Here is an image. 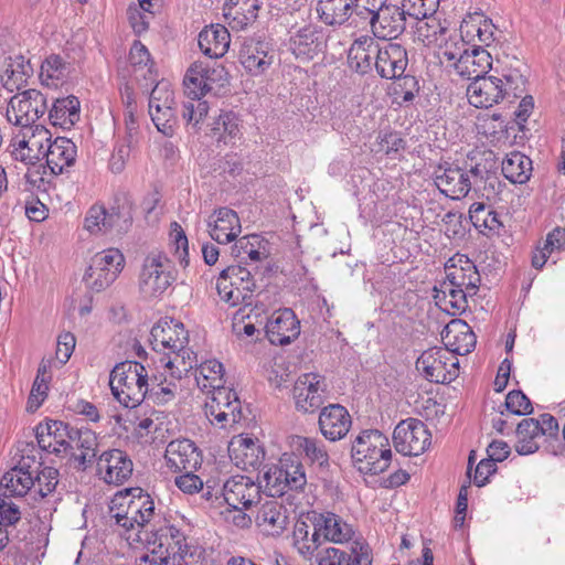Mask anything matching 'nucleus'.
Wrapping results in <instances>:
<instances>
[{"label":"nucleus","mask_w":565,"mask_h":565,"mask_svg":"<svg viewBox=\"0 0 565 565\" xmlns=\"http://www.w3.org/2000/svg\"><path fill=\"white\" fill-rule=\"evenodd\" d=\"M154 515L152 498L140 488L126 489L114 495L109 504V516L124 530L121 535L129 544L142 541L141 531Z\"/></svg>","instance_id":"1"},{"label":"nucleus","mask_w":565,"mask_h":565,"mask_svg":"<svg viewBox=\"0 0 565 565\" xmlns=\"http://www.w3.org/2000/svg\"><path fill=\"white\" fill-rule=\"evenodd\" d=\"M189 333L183 323L174 319H163L157 322L150 332V344L157 352L173 354L166 362L169 370L177 369L178 377L186 374L196 365V354L188 348Z\"/></svg>","instance_id":"2"},{"label":"nucleus","mask_w":565,"mask_h":565,"mask_svg":"<svg viewBox=\"0 0 565 565\" xmlns=\"http://www.w3.org/2000/svg\"><path fill=\"white\" fill-rule=\"evenodd\" d=\"M147 552L138 559V565H189L193 557L184 533L174 525L160 527L149 536L147 532Z\"/></svg>","instance_id":"3"},{"label":"nucleus","mask_w":565,"mask_h":565,"mask_svg":"<svg viewBox=\"0 0 565 565\" xmlns=\"http://www.w3.org/2000/svg\"><path fill=\"white\" fill-rule=\"evenodd\" d=\"M113 396L125 407L139 406L149 392V379L145 366L136 361L115 365L109 375Z\"/></svg>","instance_id":"4"},{"label":"nucleus","mask_w":565,"mask_h":565,"mask_svg":"<svg viewBox=\"0 0 565 565\" xmlns=\"http://www.w3.org/2000/svg\"><path fill=\"white\" fill-rule=\"evenodd\" d=\"M351 457L354 466L362 473L384 472L392 459L387 437L377 429L363 430L352 443Z\"/></svg>","instance_id":"5"},{"label":"nucleus","mask_w":565,"mask_h":565,"mask_svg":"<svg viewBox=\"0 0 565 565\" xmlns=\"http://www.w3.org/2000/svg\"><path fill=\"white\" fill-rule=\"evenodd\" d=\"M177 279L173 264L160 250L150 252L142 260L138 276V288L145 298L162 296Z\"/></svg>","instance_id":"6"},{"label":"nucleus","mask_w":565,"mask_h":565,"mask_svg":"<svg viewBox=\"0 0 565 565\" xmlns=\"http://www.w3.org/2000/svg\"><path fill=\"white\" fill-rule=\"evenodd\" d=\"M255 287L256 284L250 271L242 266H228L221 271L216 280L218 296L231 307L241 303L252 305Z\"/></svg>","instance_id":"7"},{"label":"nucleus","mask_w":565,"mask_h":565,"mask_svg":"<svg viewBox=\"0 0 565 565\" xmlns=\"http://www.w3.org/2000/svg\"><path fill=\"white\" fill-rule=\"evenodd\" d=\"M416 369L427 381L447 384L459 375V360L447 349L434 347L420 354Z\"/></svg>","instance_id":"8"},{"label":"nucleus","mask_w":565,"mask_h":565,"mask_svg":"<svg viewBox=\"0 0 565 565\" xmlns=\"http://www.w3.org/2000/svg\"><path fill=\"white\" fill-rule=\"evenodd\" d=\"M125 257L117 248L97 253L84 275V281L92 291L100 292L108 288L121 273Z\"/></svg>","instance_id":"9"},{"label":"nucleus","mask_w":565,"mask_h":565,"mask_svg":"<svg viewBox=\"0 0 565 565\" xmlns=\"http://www.w3.org/2000/svg\"><path fill=\"white\" fill-rule=\"evenodd\" d=\"M478 178L482 179V170L478 164L468 170L458 166L440 164L434 172L438 190L452 200L466 198Z\"/></svg>","instance_id":"10"},{"label":"nucleus","mask_w":565,"mask_h":565,"mask_svg":"<svg viewBox=\"0 0 565 565\" xmlns=\"http://www.w3.org/2000/svg\"><path fill=\"white\" fill-rule=\"evenodd\" d=\"M47 110L46 97L38 89L30 88L13 95L6 110L7 120L22 128L33 126Z\"/></svg>","instance_id":"11"},{"label":"nucleus","mask_w":565,"mask_h":565,"mask_svg":"<svg viewBox=\"0 0 565 565\" xmlns=\"http://www.w3.org/2000/svg\"><path fill=\"white\" fill-rule=\"evenodd\" d=\"M204 414L211 424L225 428L242 418L241 402L237 394L227 387L212 391L204 404Z\"/></svg>","instance_id":"12"},{"label":"nucleus","mask_w":565,"mask_h":565,"mask_svg":"<svg viewBox=\"0 0 565 565\" xmlns=\"http://www.w3.org/2000/svg\"><path fill=\"white\" fill-rule=\"evenodd\" d=\"M430 433L416 418L402 420L394 429L393 441L396 451L405 456H419L430 445Z\"/></svg>","instance_id":"13"},{"label":"nucleus","mask_w":565,"mask_h":565,"mask_svg":"<svg viewBox=\"0 0 565 565\" xmlns=\"http://www.w3.org/2000/svg\"><path fill=\"white\" fill-rule=\"evenodd\" d=\"M28 132L17 136L12 143V156L25 164H35L46 156V147L52 140L49 129L42 125L28 127Z\"/></svg>","instance_id":"14"},{"label":"nucleus","mask_w":565,"mask_h":565,"mask_svg":"<svg viewBox=\"0 0 565 565\" xmlns=\"http://www.w3.org/2000/svg\"><path fill=\"white\" fill-rule=\"evenodd\" d=\"M260 484L247 476H233L222 487L225 503L234 510L248 509L260 500Z\"/></svg>","instance_id":"15"},{"label":"nucleus","mask_w":565,"mask_h":565,"mask_svg":"<svg viewBox=\"0 0 565 565\" xmlns=\"http://www.w3.org/2000/svg\"><path fill=\"white\" fill-rule=\"evenodd\" d=\"M446 282L467 289L470 296L477 294L481 277L475 263L463 254H455L445 264Z\"/></svg>","instance_id":"16"},{"label":"nucleus","mask_w":565,"mask_h":565,"mask_svg":"<svg viewBox=\"0 0 565 565\" xmlns=\"http://www.w3.org/2000/svg\"><path fill=\"white\" fill-rule=\"evenodd\" d=\"M327 385L324 377L317 373H306L294 385V398L298 409L312 413L323 404Z\"/></svg>","instance_id":"17"},{"label":"nucleus","mask_w":565,"mask_h":565,"mask_svg":"<svg viewBox=\"0 0 565 565\" xmlns=\"http://www.w3.org/2000/svg\"><path fill=\"white\" fill-rule=\"evenodd\" d=\"M370 28L373 36L379 40H395L406 29V13L398 6L388 4L371 17Z\"/></svg>","instance_id":"18"},{"label":"nucleus","mask_w":565,"mask_h":565,"mask_svg":"<svg viewBox=\"0 0 565 565\" xmlns=\"http://www.w3.org/2000/svg\"><path fill=\"white\" fill-rule=\"evenodd\" d=\"M469 103L477 108H489L508 97L503 79L495 76H483L472 81L467 88Z\"/></svg>","instance_id":"19"},{"label":"nucleus","mask_w":565,"mask_h":565,"mask_svg":"<svg viewBox=\"0 0 565 565\" xmlns=\"http://www.w3.org/2000/svg\"><path fill=\"white\" fill-rule=\"evenodd\" d=\"M132 461L120 449H111L103 452L97 462L98 473L109 484L119 486L132 475Z\"/></svg>","instance_id":"20"},{"label":"nucleus","mask_w":565,"mask_h":565,"mask_svg":"<svg viewBox=\"0 0 565 565\" xmlns=\"http://www.w3.org/2000/svg\"><path fill=\"white\" fill-rule=\"evenodd\" d=\"M299 334L300 322L291 309L277 310L268 318L266 335L270 343L278 345L289 344Z\"/></svg>","instance_id":"21"},{"label":"nucleus","mask_w":565,"mask_h":565,"mask_svg":"<svg viewBox=\"0 0 565 565\" xmlns=\"http://www.w3.org/2000/svg\"><path fill=\"white\" fill-rule=\"evenodd\" d=\"M164 458L173 471H195L202 465V455L190 439H175L168 444Z\"/></svg>","instance_id":"22"},{"label":"nucleus","mask_w":565,"mask_h":565,"mask_svg":"<svg viewBox=\"0 0 565 565\" xmlns=\"http://www.w3.org/2000/svg\"><path fill=\"white\" fill-rule=\"evenodd\" d=\"M407 65V51L401 44L391 43L376 50L374 66L382 78L401 79Z\"/></svg>","instance_id":"23"},{"label":"nucleus","mask_w":565,"mask_h":565,"mask_svg":"<svg viewBox=\"0 0 565 565\" xmlns=\"http://www.w3.org/2000/svg\"><path fill=\"white\" fill-rule=\"evenodd\" d=\"M318 424L326 439L338 441L344 438L350 431L352 418L344 406L330 404L321 409Z\"/></svg>","instance_id":"24"},{"label":"nucleus","mask_w":565,"mask_h":565,"mask_svg":"<svg viewBox=\"0 0 565 565\" xmlns=\"http://www.w3.org/2000/svg\"><path fill=\"white\" fill-rule=\"evenodd\" d=\"M228 454L234 465L243 470L258 468L265 458L263 447L247 435L233 437L228 444Z\"/></svg>","instance_id":"25"},{"label":"nucleus","mask_w":565,"mask_h":565,"mask_svg":"<svg viewBox=\"0 0 565 565\" xmlns=\"http://www.w3.org/2000/svg\"><path fill=\"white\" fill-rule=\"evenodd\" d=\"M269 51L268 42L247 39L239 50V62L249 74L262 75L274 62V55Z\"/></svg>","instance_id":"26"},{"label":"nucleus","mask_w":565,"mask_h":565,"mask_svg":"<svg viewBox=\"0 0 565 565\" xmlns=\"http://www.w3.org/2000/svg\"><path fill=\"white\" fill-rule=\"evenodd\" d=\"M210 236L220 244L235 241L242 231L239 217L234 210L220 207L207 221Z\"/></svg>","instance_id":"27"},{"label":"nucleus","mask_w":565,"mask_h":565,"mask_svg":"<svg viewBox=\"0 0 565 565\" xmlns=\"http://www.w3.org/2000/svg\"><path fill=\"white\" fill-rule=\"evenodd\" d=\"M318 565H372L370 548L366 544L354 541L350 554L335 548L327 547L317 554Z\"/></svg>","instance_id":"28"},{"label":"nucleus","mask_w":565,"mask_h":565,"mask_svg":"<svg viewBox=\"0 0 565 565\" xmlns=\"http://www.w3.org/2000/svg\"><path fill=\"white\" fill-rule=\"evenodd\" d=\"M70 425L61 420H46L35 427L39 448L56 456L66 455V437Z\"/></svg>","instance_id":"29"},{"label":"nucleus","mask_w":565,"mask_h":565,"mask_svg":"<svg viewBox=\"0 0 565 565\" xmlns=\"http://www.w3.org/2000/svg\"><path fill=\"white\" fill-rule=\"evenodd\" d=\"M441 339L447 349L454 355H465L470 353L477 342V338L471 328L462 320L450 321L441 332Z\"/></svg>","instance_id":"30"},{"label":"nucleus","mask_w":565,"mask_h":565,"mask_svg":"<svg viewBox=\"0 0 565 565\" xmlns=\"http://www.w3.org/2000/svg\"><path fill=\"white\" fill-rule=\"evenodd\" d=\"M290 445L292 449L298 452L307 465L318 470L326 472L330 467V457L326 445L312 437L292 436Z\"/></svg>","instance_id":"31"},{"label":"nucleus","mask_w":565,"mask_h":565,"mask_svg":"<svg viewBox=\"0 0 565 565\" xmlns=\"http://www.w3.org/2000/svg\"><path fill=\"white\" fill-rule=\"evenodd\" d=\"M45 161L53 174H61L66 168L72 167L77 157L75 143L65 137H57L46 147Z\"/></svg>","instance_id":"32"},{"label":"nucleus","mask_w":565,"mask_h":565,"mask_svg":"<svg viewBox=\"0 0 565 565\" xmlns=\"http://www.w3.org/2000/svg\"><path fill=\"white\" fill-rule=\"evenodd\" d=\"M452 65L459 76L477 81L489 72L492 66V57L488 51L478 46H470L461 61Z\"/></svg>","instance_id":"33"},{"label":"nucleus","mask_w":565,"mask_h":565,"mask_svg":"<svg viewBox=\"0 0 565 565\" xmlns=\"http://www.w3.org/2000/svg\"><path fill=\"white\" fill-rule=\"evenodd\" d=\"M258 0H226L223 14L232 30H245L258 15Z\"/></svg>","instance_id":"34"},{"label":"nucleus","mask_w":565,"mask_h":565,"mask_svg":"<svg viewBox=\"0 0 565 565\" xmlns=\"http://www.w3.org/2000/svg\"><path fill=\"white\" fill-rule=\"evenodd\" d=\"M256 524L267 535H279L288 524L287 509L276 500H268L258 510Z\"/></svg>","instance_id":"35"},{"label":"nucleus","mask_w":565,"mask_h":565,"mask_svg":"<svg viewBox=\"0 0 565 565\" xmlns=\"http://www.w3.org/2000/svg\"><path fill=\"white\" fill-rule=\"evenodd\" d=\"M230 32L222 24L205 26L199 34L200 50L211 58L224 56L230 47Z\"/></svg>","instance_id":"36"},{"label":"nucleus","mask_w":565,"mask_h":565,"mask_svg":"<svg viewBox=\"0 0 565 565\" xmlns=\"http://www.w3.org/2000/svg\"><path fill=\"white\" fill-rule=\"evenodd\" d=\"M503 86L507 87L508 97L520 98L526 89V64L516 56H505L502 60Z\"/></svg>","instance_id":"37"},{"label":"nucleus","mask_w":565,"mask_h":565,"mask_svg":"<svg viewBox=\"0 0 565 565\" xmlns=\"http://www.w3.org/2000/svg\"><path fill=\"white\" fill-rule=\"evenodd\" d=\"M315 519L317 521V530L323 535L324 541L342 544L349 542L354 535L351 525L337 514H319Z\"/></svg>","instance_id":"38"},{"label":"nucleus","mask_w":565,"mask_h":565,"mask_svg":"<svg viewBox=\"0 0 565 565\" xmlns=\"http://www.w3.org/2000/svg\"><path fill=\"white\" fill-rule=\"evenodd\" d=\"M376 45L374 39L369 35H363L356 39L349 50V64L350 67L358 73L365 74L371 71L374 55L376 56Z\"/></svg>","instance_id":"39"},{"label":"nucleus","mask_w":565,"mask_h":565,"mask_svg":"<svg viewBox=\"0 0 565 565\" xmlns=\"http://www.w3.org/2000/svg\"><path fill=\"white\" fill-rule=\"evenodd\" d=\"M79 107L78 98L73 95L57 98L49 111V119L53 126L71 129L79 120Z\"/></svg>","instance_id":"40"},{"label":"nucleus","mask_w":565,"mask_h":565,"mask_svg":"<svg viewBox=\"0 0 565 565\" xmlns=\"http://www.w3.org/2000/svg\"><path fill=\"white\" fill-rule=\"evenodd\" d=\"M210 137L218 145H234L241 138L238 117L233 111H224L211 125Z\"/></svg>","instance_id":"41"},{"label":"nucleus","mask_w":565,"mask_h":565,"mask_svg":"<svg viewBox=\"0 0 565 565\" xmlns=\"http://www.w3.org/2000/svg\"><path fill=\"white\" fill-rule=\"evenodd\" d=\"M317 527V521L315 520L312 532H310V526L303 521H298L294 529V546L307 559L312 557L322 542L320 531Z\"/></svg>","instance_id":"42"},{"label":"nucleus","mask_w":565,"mask_h":565,"mask_svg":"<svg viewBox=\"0 0 565 565\" xmlns=\"http://www.w3.org/2000/svg\"><path fill=\"white\" fill-rule=\"evenodd\" d=\"M532 160L525 154L513 151L502 161V173L512 183L523 184L532 174Z\"/></svg>","instance_id":"43"},{"label":"nucleus","mask_w":565,"mask_h":565,"mask_svg":"<svg viewBox=\"0 0 565 565\" xmlns=\"http://www.w3.org/2000/svg\"><path fill=\"white\" fill-rule=\"evenodd\" d=\"M70 65L60 55L47 56L41 65L40 81L46 87H58L67 78Z\"/></svg>","instance_id":"44"},{"label":"nucleus","mask_w":565,"mask_h":565,"mask_svg":"<svg viewBox=\"0 0 565 565\" xmlns=\"http://www.w3.org/2000/svg\"><path fill=\"white\" fill-rule=\"evenodd\" d=\"M440 292L437 294L435 299L437 303L451 316L462 313L467 308V297L470 296L467 289L452 287L451 284L446 281L441 285Z\"/></svg>","instance_id":"45"},{"label":"nucleus","mask_w":565,"mask_h":565,"mask_svg":"<svg viewBox=\"0 0 565 565\" xmlns=\"http://www.w3.org/2000/svg\"><path fill=\"white\" fill-rule=\"evenodd\" d=\"M447 32V28L437 18L427 15L418 19L415 34L416 39L425 46L437 47L444 42Z\"/></svg>","instance_id":"46"},{"label":"nucleus","mask_w":565,"mask_h":565,"mask_svg":"<svg viewBox=\"0 0 565 565\" xmlns=\"http://www.w3.org/2000/svg\"><path fill=\"white\" fill-rule=\"evenodd\" d=\"M355 0H324L321 2V20L328 25H342L353 17Z\"/></svg>","instance_id":"47"},{"label":"nucleus","mask_w":565,"mask_h":565,"mask_svg":"<svg viewBox=\"0 0 565 565\" xmlns=\"http://www.w3.org/2000/svg\"><path fill=\"white\" fill-rule=\"evenodd\" d=\"M318 31L312 25L300 28L290 38V49L297 57L312 58L318 49Z\"/></svg>","instance_id":"48"},{"label":"nucleus","mask_w":565,"mask_h":565,"mask_svg":"<svg viewBox=\"0 0 565 565\" xmlns=\"http://www.w3.org/2000/svg\"><path fill=\"white\" fill-rule=\"evenodd\" d=\"M194 377L198 385L202 390L215 391L224 387L223 383V365L216 360H209L202 362L200 365H194Z\"/></svg>","instance_id":"49"},{"label":"nucleus","mask_w":565,"mask_h":565,"mask_svg":"<svg viewBox=\"0 0 565 565\" xmlns=\"http://www.w3.org/2000/svg\"><path fill=\"white\" fill-rule=\"evenodd\" d=\"M542 436L535 418H524L516 427L515 450L520 455H531L539 450L536 438Z\"/></svg>","instance_id":"50"},{"label":"nucleus","mask_w":565,"mask_h":565,"mask_svg":"<svg viewBox=\"0 0 565 565\" xmlns=\"http://www.w3.org/2000/svg\"><path fill=\"white\" fill-rule=\"evenodd\" d=\"M280 463L285 475L287 489L290 492H302L307 486V476L303 463L294 455L285 454L280 458Z\"/></svg>","instance_id":"51"},{"label":"nucleus","mask_w":565,"mask_h":565,"mask_svg":"<svg viewBox=\"0 0 565 565\" xmlns=\"http://www.w3.org/2000/svg\"><path fill=\"white\" fill-rule=\"evenodd\" d=\"M469 218L481 233L498 232L502 226L498 213L482 202H475L470 205Z\"/></svg>","instance_id":"52"},{"label":"nucleus","mask_w":565,"mask_h":565,"mask_svg":"<svg viewBox=\"0 0 565 565\" xmlns=\"http://www.w3.org/2000/svg\"><path fill=\"white\" fill-rule=\"evenodd\" d=\"M79 443L77 452H72V458L76 462L78 470H85L95 459L97 451V436L90 429H83L82 434L77 436V444Z\"/></svg>","instance_id":"53"},{"label":"nucleus","mask_w":565,"mask_h":565,"mask_svg":"<svg viewBox=\"0 0 565 565\" xmlns=\"http://www.w3.org/2000/svg\"><path fill=\"white\" fill-rule=\"evenodd\" d=\"M33 68L29 61L23 56H17L8 65L3 76V86L9 90L20 89L25 83L28 77L32 74Z\"/></svg>","instance_id":"54"},{"label":"nucleus","mask_w":565,"mask_h":565,"mask_svg":"<svg viewBox=\"0 0 565 565\" xmlns=\"http://www.w3.org/2000/svg\"><path fill=\"white\" fill-rule=\"evenodd\" d=\"M184 93L190 99H201L210 92L203 77V62H194L188 70L184 81Z\"/></svg>","instance_id":"55"},{"label":"nucleus","mask_w":565,"mask_h":565,"mask_svg":"<svg viewBox=\"0 0 565 565\" xmlns=\"http://www.w3.org/2000/svg\"><path fill=\"white\" fill-rule=\"evenodd\" d=\"M0 484L11 495H23L34 486V476L14 467L2 476Z\"/></svg>","instance_id":"56"},{"label":"nucleus","mask_w":565,"mask_h":565,"mask_svg":"<svg viewBox=\"0 0 565 565\" xmlns=\"http://www.w3.org/2000/svg\"><path fill=\"white\" fill-rule=\"evenodd\" d=\"M131 221L132 205L127 199H124L121 203L117 200L116 205L107 210V221L105 224L109 226V230L122 233L128 230Z\"/></svg>","instance_id":"57"},{"label":"nucleus","mask_w":565,"mask_h":565,"mask_svg":"<svg viewBox=\"0 0 565 565\" xmlns=\"http://www.w3.org/2000/svg\"><path fill=\"white\" fill-rule=\"evenodd\" d=\"M438 56L443 61L445 58L448 62H452L454 64L458 61H461V57L466 55L468 50L470 49L469 44L463 41V39L454 34L450 36H446L444 42L438 46Z\"/></svg>","instance_id":"58"},{"label":"nucleus","mask_w":565,"mask_h":565,"mask_svg":"<svg viewBox=\"0 0 565 565\" xmlns=\"http://www.w3.org/2000/svg\"><path fill=\"white\" fill-rule=\"evenodd\" d=\"M265 482V491L269 497H282L288 493L287 484L285 481V475L279 462L277 466L269 467L263 476Z\"/></svg>","instance_id":"59"},{"label":"nucleus","mask_w":565,"mask_h":565,"mask_svg":"<svg viewBox=\"0 0 565 565\" xmlns=\"http://www.w3.org/2000/svg\"><path fill=\"white\" fill-rule=\"evenodd\" d=\"M149 114L157 129L164 136H172L175 125V113L173 107H160L157 104H149Z\"/></svg>","instance_id":"60"},{"label":"nucleus","mask_w":565,"mask_h":565,"mask_svg":"<svg viewBox=\"0 0 565 565\" xmlns=\"http://www.w3.org/2000/svg\"><path fill=\"white\" fill-rule=\"evenodd\" d=\"M209 113V105L202 99H190L183 103L182 117L188 124H192L198 127L202 122Z\"/></svg>","instance_id":"61"},{"label":"nucleus","mask_w":565,"mask_h":565,"mask_svg":"<svg viewBox=\"0 0 565 565\" xmlns=\"http://www.w3.org/2000/svg\"><path fill=\"white\" fill-rule=\"evenodd\" d=\"M504 406L512 415H529L533 412L531 401L522 391H511L507 395Z\"/></svg>","instance_id":"62"},{"label":"nucleus","mask_w":565,"mask_h":565,"mask_svg":"<svg viewBox=\"0 0 565 565\" xmlns=\"http://www.w3.org/2000/svg\"><path fill=\"white\" fill-rule=\"evenodd\" d=\"M39 487V493L46 497L53 492L58 483V471L53 467H44L34 473V484Z\"/></svg>","instance_id":"63"},{"label":"nucleus","mask_w":565,"mask_h":565,"mask_svg":"<svg viewBox=\"0 0 565 565\" xmlns=\"http://www.w3.org/2000/svg\"><path fill=\"white\" fill-rule=\"evenodd\" d=\"M171 239L172 244L174 246L175 255L179 259V263L182 267H186L189 265V243L188 238L185 236L184 231L182 227L177 223L173 222L171 224Z\"/></svg>","instance_id":"64"}]
</instances>
